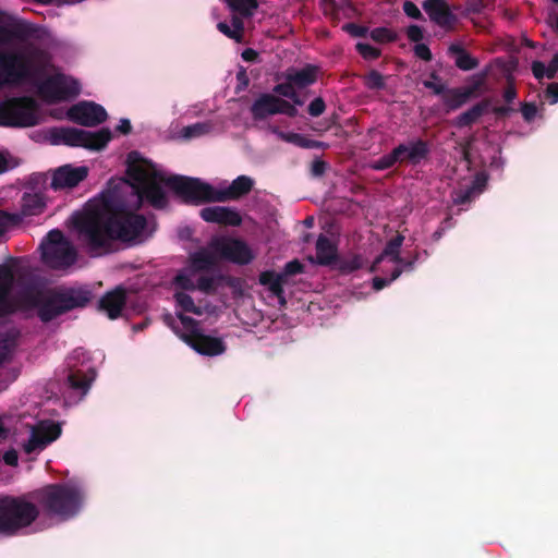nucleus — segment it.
Masks as SVG:
<instances>
[{
    "instance_id": "obj_53",
    "label": "nucleus",
    "mask_w": 558,
    "mask_h": 558,
    "mask_svg": "<svg viewBox=\"0 0 558 558\" xmlns=\"http://www.w3.org/2000/svg\"><path fill=\"white\" fill-rule=\"evenodd\" d=\"M424 85H425V87H427V88H429V89L434 90L436 94L441 93V92H442V89H444V87H442V85H441V84H439V83H435V82H430V81H426V82H424Z\"/></svg>"
},
{
    "instance_id": "obj_45",
    "label": "nucleus",
    "mask_w": 558,
    "mask_h": 558,
    "mask_svg": "<svg viewBox=\"0 0 558 558\" xmlns=\"http://www.w3.org/2000/svg\"><path fill=\"white\" fill-rule=\"evenodd\" d=\"M537 113V108L534 105L525 104L522 107V114L526 121H532Z\"/></svg>"
},
{
    "instance_id": "obj_6",
    "label": "nucleus",
    "mask_w": 558,
    "mask_h": 558,
    "mask_svg": "<svg viewBox=\"0 0 558 558\" xmlns=\"http://www.w3.org/2000/svg\"><path fill=\"white\" fill-rule=\"evenodd\" d=\"M194 265L208 270L219 260H229L246 265L255 258L252 247L242 240L233 238H215L206 248L192 255Z\"/></svg>"
},
{
    "instance_id": "obj_58",
    "label": "nucleus",
    "mask_w": 558,
    "mask_h": 558,
    "mask_svg": "<svg viewBox=\"0 0 558 558\" xmlns=\"http://www.w3.org/2000/svg\"><path fill=\"white\" fill-rule=\"evenodd\" d=\"M505 97L508 101H511L515 97V92L510 88L506 90Z\"/></svg>"
},
{
    "instance_id": "obj_59",
    "label": "nucleus",
    "mask_w": 558,
    "mask_h": 558,
    "mask_svg": "<svg viewBox=\"0 0 558 558\" xmlns=\"http://www.w3.org/2000/svg\"><path fill=\"white\" fill-rule=\"evenodd\" d=\"M475 193H472L471 190L468 192V195L465 196V198H462V202H465L466 198L471 197L472 195H474Z\"/></svg>"
},
{
    "instance_id": "obj_13",
    "label": "nucleus",
    "mask_w": 558,
    "mask_h": 558,
    "mask_svg": "<svg viewBox=\"0 0 558 558\" xmlns=\"http://www.w3.org/2000/svg\"><path fill=\"white\" fill-rule=\"evenodd\" d=\"M62 428L59 423L43 421L31 429L27 441L23 444V450L27 454L43 451L49 444L57 440L61 435Z\"/></svg>"
},
{
    "instance_id": "obj_34",
    "label": "nucleus",
    "mask_w": 558,
    "mask_h": 558,
    "mask_svg": "<svg viewBox=\"0 0 558 558\" xmlns=\"http://www.w3.org/2000/svg\"><path fill=\"white\" fill-rule=\"evenodd\" d=\"M12 415L0 413V441L7 439L11 432Z\"/></svg>"
},
{
    "instance_id": "obj_5",
    "label": "nucleus",
    "mask_w": 558,
    "mask_h": 558,
    "mask_svg": "<svg viewBox=\"0 0 558 558\" xmlns=\"http://www.w3.org/2000/svg\"><path fill=\"white\" fill-rule=\"evenodd\" d=\"M38 500L50 517L62 521L80 511L84 493L73 483L48 485L39 490Z\"/></svg>"
},
{
    "instance_id": "obj_38",
    "label": "nucleus",
    "mask_w": 558,
    "mask_h": 558,
    "mask_svg": "<svg viewBox=\"0 0 558 558\" xmlns=\"http://www.w3.org/2000/svg\"><path fill=\"white\" fill-rule=\"evenodd\" d=\"M19 220L20 217L16 215L0 213V235L7 230L8 227L16 223Z\"/></svg>"
},
{
    "instance_id": "obj_2",
    "label": "nucleus",
    "mask_w": 558,
    "mask_h": 558,
    "mask_svg": "<svg viewBox=\"0 0 558 558\" xmlns=\"http://www.w3.org/2000/svg\"><path fill=\"white\" fill-rule=\"evenodd\" d=\"M29 84L47 102H59L81 92L80 82L53 68L48 54L33 46L0 52V89Z\"/></svg>"
},
{
    "instance_id": "obj_43",
    "label": "nucleus",
    "mask_w": 558,
    "mask_h": 558,
    "mask_svg": "<svg viewBox=\"0 0 558 558\" xmlns=\"http://www.w3.org/2000/svg\"><path fill=\"white\" fill-rule=\"evenodd\" d=\"M403 10L407 15L413 19H417L421 15L420 9L413 2L410 1L404 2Z\"/></svg>"
},
{
    "instance_id": "obj_29",
    "label": "nucleus",
    "mask_w": 558,
    "mask_h": 558,
    "mask_svg": "<svg viewBox=\"0 0 558 558\" xmlns=\"http://www.w3.org/2000/svg\"><path fill=\"white\" fill-rule=\"evenodd\" d=\"M279 136L289 143L295 144L301 147H316L318 143L305 140L303 136L296 133H280Z\"/></svg>"
},
{
    "instance_id": "obj_10",
    "label": "nucleus",
    "mask_w": 558,
    "mask_h": 558,
    "mask_svg": "<svg viewBox=\"0 0 558 558\" xmlns=\"http://www.w3.org/2000/svg\"><path fill=\"white\" fill-rule=\"evenodd\" d=\"M43 258L52 268L64 269L76 259V252L70 242L58 230L48 233L41 243Z\"/></svg>"
},
{
    "instance_id": "obj_14",
    "label": "nucleus",
    "mask_w": 558,
    "mask_h": 558,
    "mask_svg": "<svg viewBox=\"0 0 558 558\" xmlns=\"http://www.w3.org/2000/svg\"><path fill=\"white\" fill-rule=\"evenodd\" d=\"M89 173L87 166L66 163L50 171V187L54 191H65L76 187Z\"/></svg>"
},
{
    "instance_id": "obj_1",
    "label": "nucleus",
    "mask_w": 558,
    "mask_h": 558,
    "mask_svg": "<svg viewBox=\"0 0 558 558\" xmlns=\"http://www.w3.org/2000/svg\"><path fill=\"white\" fill-rule=\"evenodd\" d=\"M126 177L129 181H112L106 192L73 216L81 241L92 252L108 251L114 240L141 242L148 238L154 225L131 211L144 199L159 208L167 204L169 193L185 202H223L248 193L253 186L252 179L245 175L217 187L173 175L137 151L126 157Z\"/></svg>"
},
{
    "instance_id": "obj_55",
    "label": "nucleus",
    "mask_w": 558,
    "mask_h": 558,
    "mask_svg": "<svg viewBox=\"0 0 558 558\" xmlns=\"http://www.w3.org/2000/svg\"><path fill=\"white\" fill-rule=\"evenodd\" d=\"M14 347V340H0V348H3L5 351H10Z\"/></svg>"
},
{
    "instance_id": "obj_44",
    "label": "nucleus",
    "mask_w": 558,
    "mask_h": 558,
    "mask_svg": "<svg viewBox=\"0 0 558 558\" xmlns=\"http://www.w3.org/2000/svg\"><path fill=\"white\" fill-rule=\"evenodd\" d=\"M546 70L547 66H545V64L539 61H535L532 64L533 74L538 80L546 77Z\"/></svg>"
},
{
    "instance_id": "obj_56",
    "label": "nucleus",
    "mask_w": 558,
    "mask_h": 558,
    "mask_svg": "<svg viewBox=\"0 0 558 558\" xmlns=\"http://www.w3.org/2000/svg\"><path fill=\"white\" fill-rule=\"evenodd\" d=\"M242 57L247 61H252L255 59L256 52L252 49H247L242 53Z\"/></svg>"
},
{
    "instance_id": "obj_35",
    "label": "nucleus",
    "mask_w": 558,
    "mask_h": 558,
    "mask_svg": "<svg viewBox=\"0 0 558 558\" xmlns=\"http://www.w3.org/2000/svg\"><path fill=\"white\" fill-rule=\"evenodd\" d=\"M357 51L362 54L364 59H376L379 56V50L375 47L371 46L367 43L360 41L356 44Z\"/></svg>"
},
{
    "instance_id": "obj_22",
    "label": "nucleus",
    "mask_w": 558,
    "mask_h": 558,
    "mask_svg": "<svg viewBox=\"0 0 558 558\" xmlns=\"http://www.w3.org/2000/svg\"><path fill=\"white\" fill-rule=\"evenodd\" d=\"M217 129V123L214 120L196 122L181 129L179 137L183 140H193L206 136Z\"/></svg>"
},
{
    "instance_id": "obj_24",
    "label": "nucleus",
    "mask_w": 558,
    "mask_h": 558,
    "mask_svg": "<svg viewBox=\"0 0 558 558\" xmlns=\"http://www.w3.org/2000/svg\"><path fill=\"white\" fill-rule=\"evenodd\" d=\"M396 149L402 150L400 153V161L410 160L412 162H417L426 154V147L421 142L409 143L405 145H399Z\"/></svg>"
},
{
    "instance_id": "obj_47",
    "label": "nucleus",
    "mask_w": 558,
    "mask_h": 558,
    "mask_svg": "<svg viewBox=\"0 0 558 558\" xmlns=\"http://www.w3.org/2000/svg\"><path fill=\"white\" fill-rule=\"evenodd\" d=\"M414 50H415V54H416L418 58H421V59H423V60H429V59H430V51H429V49H428L425 45H423V44H417V45L415 46V49H414Z\"/></svg>"
},
{
    "instance_id": "obj_48",
    "label": "nucleus",
    "mask_w": 558,
    "mask_h": 558,
    "mask_svg": "<svg viewBox=\"0 0 558 558\" xmlns=\"http://www.w3.org/2000/svg\"><path fill=\"white\" fill-rule=\"evenodd\" d=\"M558 71V53L553 58L546 70V77L551 78Z\"/></svg>"
},
{
    "instance_id": "obj_51",
    "label": "nucleus",
    "mask_w": 558,
    "mask_h": 558,
    "mask_svg": "<svg viewBox=\"0 0 558 558\" xmlns=\"http://www.w3.org/2000/svg\"><path fill=\"white\" fill-rule=\"evenodd\" d=\"M3 460L9 465H16L17 464V453L14 450H10L4 453Z\"/></svg>"
},
{
    "instance_id": "obj_9",
    "label": "nucleus",
    "mask_w": 558,
    "mask_h": 558,
    "mask_svg": "<svg viewBox=\"0 0 558 558\" xmlns=\"http://www.w3.org/2000/svg\"><path fill=\"white\" fill-rule=\"evenodd\" d=\"M38 515L35 505L23 499L0 500V532L12 534L28 526Z\"/></svg>"
},
{
    "instance_id": "obj_23",
    "label": "nucleus",
    "mask_w": 558,
    "mask_h": 558,
    "mask_svg": "<svg viewBox=\"0 0 558 558\" xmlns=\"http://www.w3.org/2000/svg\"><path fill=\"white\" fill-rule=\"evenodd\" d=\"M259 281L279 298L281 304L284 302L282 298V286L286 282V277L283 274L266 271L260 275Z\"/></svg>"
},
{
    "instance_id": "obj_12",
    "label": "nucleus",
    "mask_w": 558,
    "mask_h": 558,
    "mask_svg": "<svg viewBox=\"0 0 558 558\" xmlns=\"http://www.w3.org/2000/svg\"><path fill=\"white\" fill-rule=\"evenodd\" d=\"M403 238L398 235L391 240L386 246L384 253L375 260L372 269L375 271L391 270V277L386 280L385 278H375L373 286L375 290H380L389 282L395 280L402 271L401 260L399 258V248L402 244Z\"/></svg>"
},
{
    "instance_id": "obj_60",
    "label": "nucleus",
    "mask_w": 558,
    "mask_h": 558,
    "mask_svg": "<svg viewBox=\"0 0 558 558\" xmlns=\"http://www.w3.org/2000/svg\"><path fill=\"white\" fill-rule=\"evenodd\" d=\"M555 2H558V0H554Z\"/></svg>"
},
{
    "instance_id": "obj_4",
    "label": "nucleus",
    "mask_w": 558,
    "mask_h": 558,
    "mask_svg": "<svg viewBox=\"0 0 558 558\" xmlns=\"http://www.w3.org/2000/svg\"><path fill=\"white\" fill-rule=\"evenodd\" d=\"M205 271L204 268L194 265V258L191 256L189 265L175 276L172 287L177 315H171L173 319L177 320L179 315L185 316L183 313L203 314L202 307L194 304L187 292L194 290L208 291L211 289L214 280Z\"/></svg>"
},
{
    "instance_id": "obj_7",
    "label": "nucleus",
    "mask_w": 558,
    "mask_h": 558,
    "mask_svg": "<svg viewBox=\"0 0 558 558\" xmlns=\"http://www.w3.org/2000/svg\"><path fill=\"white\" fill-rule=\"evenodd\" d=\"M166 324L199 354L215 356L222 354L226 350L222 339L203 332L187 316L179 315L177 320L167 316Z\"/></svg>"
},
{
    "instance_id": "obj_16",
    "label": "nucleus",
    "mask_w": 558,
    "mask_h": 558,
    "mask_svg": "<svg viewBox=\"0 0 558 558\" xmlns=\"http://www.w3.org/2000/svg\"><path fill=\"white\" fill-rule=\"evenodd\" d=\"M68 118L82 125L94 126L107 119L105 108L93 101H81L68 111Z\"/></svg>"
},
{
    "instance_id": "obj_40",
    "label": "nucleus",
    "mask_w": 558,
    "mask_h": 558,
    "mask_svg": "<svg viewBox=\"0 0 558 558\" xmlns=\"http://www.w3.org/2000/svg\"><path fill=\"white\" fill-rule=\"evenodd\" d=\"M325 110V102L322 98L314 99L308 106V112L313 117L320 116Z\"/></svg>"
},
{
    "instance_id": "obj_54",
    "label": "nucleus",
    "mask_w": 558,
    "mask_h": 558,
    "mask_svg": "<svg viewBox=\"0 0 558 558\" xmlns=\"http://www.w3.org/2000/svg\"><path fill=\"white\" fill-rule=\"evenodd\" d=\"M345 28H347V29H348L352 35H354V36H361V35H363V34L365 33V29H364V28H362V27H360V26H356V25H353V24L348 25Z\"/></svg>"
},
{
    "instance_id": "obj_57",
    "label": "nucleus",
    "mask_w": 558,
    "mask_h": 558,
    "mask_svg": "<svg viewBox=\"0 0 558 558\" xmlns=\"http://www.w3.org/2000/svg\"><path fill=\"white\" fill-rule=\"evenodd\" d=\"M238 80L243 83V85H246L247 84V77H246V73L244 71H240L238 73Z\"/></svg>"
},
{
    "instance_id": "obj_20",
    "label": "nucleus",
    "mask_w": 558,
    "mask_h": 558,
    "mask_svg": "<svg viewBox=\"0 0 558 558\" xmlns=\"http://www.w3.org/2000/svg\"><path fill=\"white\" fill-rule=\"evenodd\" d=\"M125 304V293L122 289L108 292L100 300V310L110 318L114 319L122 313Z\"/></svg>"
},
{
    "instance_id": "obj_30",
    "label": "nucleus",
    "mask_w": 558,
    "mask_h": 558,
    "mask_svg": "<svg viewBox=\"0 0 558 558\" xmlns=\"http://www.w3.org/2000/svg\"><path fill=\"white\" fill-rule=\"evenodd\" d=\"M401 151H402L401 149H393V151L391 154H389V155L383 157L381 159H379L378 161H376L373 165V168L377 169V170H383V169H387V168L391 167L397 161H400V153Z\"/></svg>"
},
{
    "instance_id": "obj_32",
    "label": "nucleus",
    "mask_w": 558,
    "mask_h": 558,
    "mask_svg": "<svg viewBox=\"0 0 558 558\" xmlns=\"http://www.w3.org/2000/svg\"><path fill=\"white\" fill-rule=\"evenodd\" d=\"M364 80H365L366 86L372 88V89L383 88L384 85H385L384 76L380 73L376 72V71H371L365 76Z\"/></svg>"
},
{
    "instance_id": "obj_19",
    "label": "nucleus",
    "mask_w": 558,
    "mask_h": 558,
    "mask_svg": "<svg viewBox=\"0 0 558 558\" xmlns=\"http://www.w3.org/2000/svg\"><path fill=\"white\" fill-rule=\"evenodd\" d=\"M201 217L207 222L223 226H239L242 222V217L235 209L223 206L206 207L201 210Z\"/></svg>"
},
{
    "instance_id": "obj_26",
    "label": "nucleus",
    "mask_w": 558,
    "mask_h": 558,
    "mask_svg": "<svg viewBox=\"0 0 558 558\" xmlns=\"http://www.w3.org/2000/svg\"><path fill=\"white\" fill-rule=\"evenodd\" d=\"M217 28L223 35H226L227 37H229L231 39H234L235 41L242 40L243 24H242L241 19H239L236 16L232 19L231 25L227 24L226 22H219L217 24Z\"/></svg>"
},
{
    "instance_id": "obj_25",
    "label": "nucleus",
    "mask_w": 558,
    "mask_h": 558,
    "mask_svg": "<svg viewBox=\"0 0 558 558\" xmlns=\"http://www.w3.org/2000/svg\"><path fill=\"white\" fill-rule=\"evenodd\" d=\"M317 262L319 264H329L336 256L333 244L326 238L320 236L316 243Z\"/></svg>"
},
{
    "instance_id": "obj_52",
    "label": "nucleus",
    "mask_w": 558,
    "mask_h": 558,
    "mask_svg": "<svg viewBox=\"0 0 558 558\" xmlns=\"http://www.w3.org/2000/svg\"><path fill=\"white\" fill-rule=\"evenodd\" d=\"M12 167L13 162H11L4 154L0 153V173L7 171Z\"/></svg>"
},
{
    "instance_id": "obj_37",
    "label": "nucleus",
    "mask_w": 558,
    "mask_h": 558,
    "mask_svg": "<svg viewBox=\"0 0 558 558\" xmlns=\"http://www.w3.org/2000/svg\"><path fill=\"white\" fill-rule=\"evenodd\" d=\"M369 37L377 43H387L393 39L392 34L386 28H376L372 31Z\"/></svg>"
},
{
    "instance_id": "obj_18",
    "label": "nucleus",
    "mask_w": 558,
    "mask_h": 558,
    "mask_svg": "<svg viewBox=\"0 0 558 558\" xmlns=\"http://www.w3.org/2000/svg\"><path fill=\"white\" fill-rule=\"evenodd\" d=\"M252 111L255 118H264L276 113L294 116L296 113V105L290 99L283 100L277 96L265 95L255 101Z\"/></svg>"
},
{
    "instance_id": "obj_42",
    "label": "nucleus",
    "mask_w": 558,
    "mask_h": 558,
    "mask_svg": "<svg viewBox=\"0 0 558 558\" xmlns=\"http://www.w3.org/2000/svg\"><path fill=\"white\" fill-rule=\"evenodd\" d=\"M301 271L302 265L298 260H292L286 265L283 275L287 278L288 276L295 275Z\"/></svg>"
},
{
    "instance_id": "obj_49",
    "label": "nucleus",
    "mask_w": 558,
    "mask_h": 558,
    "mask_svg": "<svg viewBox=\"0 0 558 558\" xmlns=\"http://www.w3.org/2000/svg\"><path fill=\"white\" fill-rule=\"evenodd\" d=\"M132 130V125L129 119H121L117 125V131L122 134H129Z\"/></svg>"
},
{
    "instance_id": "obj_46",
    "label": "nucleus",
    "mask_w": 558,
    "mask_h": 558,
    "mask_svg": "<svg viewBox=\"0 0 558 558\" xmlns=\"http://www.w3.org/2000/svg\"><path fill=\"white\" fill-rule=\"evenodd\" d=\"M408 36L413 41H420L423 38V32L418 26L412 25L408 28Z\"/></svg>"
},
{
    "instance_id": "obj_39",
    "label": "nucleus",
    "mask_w": 558,
    "mask_h": 558,
    "mask_svg": "<svg viewBox=\"0 0 558 558\" xmlns=\"http://www.w3.org/2000/svg\"><path fill=\"white\" fill-rule=\"evenodd\" d=\"M456 63L462 70H471L476 65L474 59H472L469 54L465 53L459 54Z\"/></svg>"
},
{
    "instance_id": "obj_27",
    "label": "nucleus",
    "mask_w": 558,
    "mask_h": 558,
    "mask_svg": "<svg viewBox=\"0 0 558 558\" xmlns=\"http://www.w3.org/2000/svg\"><path fill=\"white\" fill-rule=\"evenodd\" d=\"M475 87H465L462 89L453 90L448 100L447 104L451 109H456L466 102V100L472 96L474 93Z\"/></svg>"
},
{
    "instance_id": "obj_8",
    "label": "nucleus",
    "mask_w": 558,
    "mask_h": 558,
    "mask_svg": "<svg viewBox=\"0 0 558 558\" xmlns=\"http://www.w3.org/2000/svg\"><path fill=\"white\" fill-rule=\"evenodd\" d=\"M43 120L37 104L31 98H12L0 102V125L28 128Z\"/></svg>"
},
{
    "instance_id": "obj_41",
    "label": "nucleus",
    "mask_w": 558,
    "mask_h": 558,
    "mask_svg": "<svg viewBox=\"0 0 558 558\" xmlns=\"http://www.w3.org/2000/svg\"><path fill=\"white\" fill-rule=\"evenodd\" d=\"M487 175L485 173H480L476 175L473 185L471 187L472 193H480L484 189L487 182Z\"/></svg>"
},
{
    "instance_id": "obj_17",
    "label": "nucleus",
    "mask_w": 558,
    "mask_h": 558,
    "mask_svg": "<svg viewBox=\"0 0 558 558\" xmlns=\"http://www.w3.org/2000/svg\"><path fill=\"white\" fill-rule=\"evenodd\" d=\"M31 32V26L24 21L5 13H0V46L24 40Z\"/></svg>"
},
{
    "instance_id": "obj_33",
    "label": "nucleus",
    "mask_w": 558,
    "mask_h": 558,
    "mask_svg": "<svg viewBox=\"0 0 558 558\" xmlns=\"http://www.w3.org/2000/svg\"><path fill=\"white\" fill-rule=\"evenodd\" d=\"M69 381L72 388L77 389L81 395H85L90 385V379L84 377L81 378L78 375L73 374L69 377Z\"/></svg>"
},
{
    "instance_id": "obj_31",
    "label": "nucleus",
    "mask_w": 558,
    "mask_h": 558,
    "mask_svg": "<svg viewBox=\"0 0 558 558\" xmlns=\"http://www.w3.org/2000/svg\"><path fill=\"white\" fill-rule=\"evenodd\" d=\"M424 8L429 11L432 17L438 22H440L441 15L445 14L442 2L439 0H426L424 2Z\"/></svg>"
},
{
    "instance_id": "obj_11",
    "label": "nucleus",
    "mask_w": 558,
    "mask_h": 558,
    "mask_svg": "<svg viewBox=\"0 0 558 558\" xmlns=\"http://www.w3.org/2000/svg\"><path fill=\"white\" fill-rule=\"evenodd\" d=\"M112 133L108 129L90 132L75 128L59 131V142L69 146L100 150L111 141Z\"/></svg>"
},
{
    "instance_id": "obj_3",
    "label": "nucleus",
    "mask_w": 558,
    "mask_h": 558,
    "mask_svg": "<svg viewBox=\"0 0 558 558\" xmlns=\"http://www.w3.org/2000/svg\"><path fill=\"white\" fill-rule=\"evenodd\" d=\"M14 274L10 266H0V315L8 314L15 308L24 311L36 308L43 320H50L54 316L87 304L92 298L86 287L66 288L58 292L32 289L26 291L19 304L10 299V289Z\"/></svg>"
},
{
    "instance_id": "obj_21",
    "label": "nucleus",
    "mask_w": 558,
    "mask_h": 558,
    "mask_svg": "<svg viewBox=\"0 0 558 558\" xmlns=\"http://www.w3.org/2000/svg\"><path fill=\"white\" fill-rule=\"evenodd\" d=\"M47 199L41 192H25L22 198L21 216L40 215L46 208Z\"/></svg>"
},
{
    "instance_id": "obj_28",
    "label": "nucleus",
    "mask_w": 558,
    "mask_h": 558,
    "mask_svg": "<svg viewBox=\"0 0 558 558\" xmlns=\"http://www.w3.org/2000/svg\"><path fill=\"white\" fill-rule=\"evenodd\" d=\"M232 11H238L242 14H251L256 8L255 0H226Z\"/></svg>"
},
{
    "instance_id": "obj_50",
    "label": "nucleus",
    "mask_w": 558,
    "mask_h": 558,
    "mask_svg": "<svg viewBox=\"0 0 558 558\" xmlns=\"http://www.w3.org/2000/svg\"><path fill=\"white\" fill-rule=\"evenodd\" d=\"M547 96L550 104L555 105L558 101V84H550L547 88Z\"/></svg>"
},
{
    "instance_id": "obj_15",
    "label": "nucleus",
    "mask_w": 558,
    "mask_h": 558,
    "mask_svg": "<svg viewBox=\"0 0 558 558\" xmlns=\"http://www.w3.org/2000/svg\"><path fill=\"white\" fill-rule=\"evenodd\" d=\"M288 83L277 86L276 93L293 101L294 105L301 106L303 102L298 97L294 87H305L316 80V69L306 66L302 70H292L287 75Z\"/></svg>"
},
{
    "instance_id": "obj_36",
    "label": "nucleus",
    "mask_w": 558,
    "mask_h": 558,
    "mask_svg": "<svg viewBox=\"0 0 558 558\" xmlns=\"http://www.w3.org/2000/svg\"><path fill=\"white\" fill-rule=\"evenodd\" d=\"M482 112H483L482 106L473 107L471 110H469L468 112L460 116L459 124L465 125V124L473 122L475 119H477L482 114Z\"/></svg>"
}]
</instances>
